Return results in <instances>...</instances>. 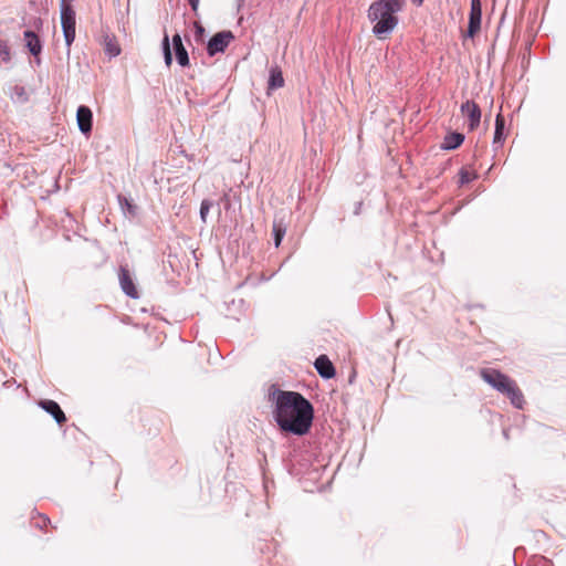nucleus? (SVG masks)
Here are the masks:
<instances>
[{
  "label": "nucleus",
  "mask_w": 566,
  "mask_h": 566,
  "mask_svg": "<svg viewBox=\"0 0 566 566\" xmlns=\"http://www.w3.org/2000/svg\"><path fill=\"white\" fill-rule=\"evenodd\" d=\"M270 398L273 402V419L282 432L300 437L310 432L314 408L302 394L276 389Z\"/></svg>",
  "instance_id": "nucleus-1"
},
{
  "label": "nucleus",
  "mask_w": 566,
  "mask_h": 566,
  "mask_svg": "<svg viewBox=\"0 0 566 566\" xmlns=\"http://www.w3.org/2000/svg\"><path fill=\"white\" fill-rule=\"evenodd\" d=\"M405 0H377L368 9V19L374 22L373 32L378 39H385L398 24L397 13Z\"/></svg>",
  "instance_id": "nucleus-2"
},
{
  "label": "nucleus",
  "mask_w": 566,
  "mask_h": 566,
  "mask_svg": "<svg viewBox=\"0 0 566 566\" xmlns=\"http://www.w3.org/2000/svg\"><path fill=\"white\" fill-rule=\"evenodd\" d=\"M480 375L485 382L504 394L515 408L523 409L525 399L522 390L513 379L494 368H484Z\"/></svg>",
  "instance_id": "nucleus-3"
},
{
  "label": "nucleus",
  "mask_w": 566,
  "mask_h": 566,
  "mask_svg": "<svg viewBox=\"0 0 566 566\" xmlns=\"http://www.w3.org/2000/svg\"><path fill=\"white\" fill-rule=\"evenodd\" d=\"M61 24L63 29V34L65 39V43L67 48L72 45L75 39V11L72 6L67 3L65 0H62L61 3Z\"/></svg>",
  "instance_id": "nucleus-4"
},
{
  "label": "nucleus",
  "mask_w": 566,
  "mask_h": 566,
  "mask_svg": "<svg viewBox=\"0 0 566 566\" xmlns=\"http://www.w3.org/2000/svg\"><path fill=\"white\" fill-rule=\"evenodd\" d=\"M482 6L480 0H471L468 29L464 34L467 38H475L481 31Z\"/></svg>",
  "instance_id": "nucleus-5"
},
{
  "label": "nucleus",
  "mask_w": 566,
  "mask_h": 566,
  "mask_svg": "<svg viewBox=\"0 0 566 566\" xmlns=\"http://www.w3.org/2000/svg\"><path fill=\"white\" fill-rule=\"evenodd\" d=\"M234 39V35L231 31H221L216 33L208 42L207 52L210 56L216 55L217 53L224 52L227 46Z\"/></svg>",
  "instance_id": "nucleus-6"
},
{
  "label": "nucleus",
  "mask_w": 566,
  "mask_h": 566,
  "mask_svg": "<svg viewBox=\"0 0 566 566\" xmlns=\"http://www.w3.org/2000/svg\"><path fill=\"white\" fill-rule=\"evenodd\" d=\"M461 113L469 120L470 130H474L481 120V109L479 105L473 101H467L461 105Z\"/></svg>",
  "instance_id": "nucleus-7"
},
{
  "label": "nucleus",
  "mask_w": 566,
  "mask_h": 566,
  "mask_svg": "<svg viewBox=\"0 0 566 566\" xmlns=\"http://www.w3.org/2000/svg\"><path fill=\"white\" fill-rule=\"evenodd\" d=\"M92 111L87 106H80L76 112V120L80 130L83 134H88L92 130Z\"/></svg>",
  "instance_id": "nucleus-8"
},
{
  "label": "nucleus",
  "mask_w": 566,
  "mask_h": 566,
  "mask_svg": "<svg viewBox=\"0 0 566 566\" xmlns=\"http://www.w3.org/2000/svg\"><path fill=\"white\" fill-rule=\"evenodd\" d=\"M39 406L50 413L59 424L66 422L65 413L56 401L44 399L39 402Z\"/></svg>",
  "instance_id": "nucleus-9"
},
{
  "label": "nucleus",
  "mask_w": 566,
  "mask_h": 566,
  "mask_svg": "<svg viewBox=\"0 0 566 566\" xmlns=\"http://www.w3.org/2000/svg\"><path fill=\"white\" fill-rule=\"evenodd\" d=\"M119 283L122 290L130 297H138V291L133 282L130 273L127 268L122 266L119 269Z\"/></svg>",
  "instance_id": "nucleus-10"
},
{
  "label": "nucleus",
  "mask_w": 566,
  "mask_h": 566,
  "mask_svg": "<svg viewBox=\"0 0 566 566\" xmlns=\"http://www.w3.org/2000/svg\"><path fill=\"white\" fill-rule=\"evenodd\" d=\"M314 366L317 373L325 379H331L335 376V368L326 355L318 356Z\"/></svg>",
  "instance_id": "nucleus-11"
},
{
  "label": "nucleus",
  "mask_w": 566,
  "mask_h": 566,
  "mask_svg": "<svg viewBox=\"0 0 566 566\" xmlns=\"http://www.w3.org/2000/svg\"><path fill=\"white\" fill-rule=\"evenodd\" d=\"M172 45L175 49V54L177 62L181 66H188L189 65V56L186 48L182 44L181 36L177 33L172 36Z\"/></svg>",
  "instance_id": "nucleus-12"
},
{
  "label": "nucleus",
  "mask_w": 566,
  "mask_h": 566,
  "mask_svg": "<svg viewBox=\"0 0 566 566\" xmlns=\"http://www.w3.org/2000/svg\"><path fill=\"white\" fill-rule=\"evenodd\" d=\"M23 35H24L25 46L28 48V50L30 51V53L32 55L38 57L42 51V43H41L39 36L33 31H30V30L25 31Z\"/></svg>",
  "instance_id": "nucleus-13"
},
{
  "label": "nucleus",
  "mask_w": 566,
  "mask_h": 566,
  "mask_svg": "<svg viewBox=\"0 0 566 566\" xmlns=\"http://www.w3.org/2000/svg\"><path fill=\"white\" fill-rule=\"evenodd\" d=\"M463 140H464V136L462 134L450 133L444 137L441 147L443 149H448V150L455 149L463 143Z\"/></svg>",
  "instance_id": "nucleus-14"
},
{
  "label": "nucleus",
  "mask_w": 566,
  "mask_h": 566,
  "mask_svg": "<svg viewBox=\"0 0 566 566\" xmlns=\"http://www.w3.org/2000/svg\"><path fill=\"white\" fill-rule=\"evenodd\" d=\"M284 85L282 71L279 66L272 67L270 71L269 88L275 90Z\"/></svg>",
  "instance_id": "nucleus-15"
},
{
  "label": "nucleus",
  "mask_w": 566,
  "mask_h": 566,
  "mask_svg": "<svg viewBox=\"0 0 566 566\" xmlns=\"http://www.w3.org/2000/svg\"><path fill=\"white\" fill-rule=\"evenodd\" d=\"M31 524L40 531H46L48 526L51 525V521L46 515L36 512L31 517Z\"/></svg>",
  "instance_id": "nucleus-16"
},
{
  "label": "nucleus",
  "mask_w": 566,
  "mask_h": 566,
  "mask_svg": "<svg viewBox=\"0 0 566 566\" xmlns=\"http://www.w3.org/2000/svg\"><path fill=\"white\" fill-rule=\"evenodd\" d=\"M505 120L502 114H497L495 119V133H494V144H501L504 139L503 132H504Z\"/></svg>",
  "instance_id": "nucleus-17"
},
{
  "label": "nucleus",
  "mask_w": 566,
  "mask_h": 566,
  "mask_svg": "<svg viewBox=\"0 0 566 566\" xmlns=\"http://www.w3.org/2000/svg\"><path fill=\"white\" fill-rule=\"evenodd\" d=\"M286 232V227L282 221H277L276 219L273 221V234H274V243L275 247L281 244L282 239L284 238Z\"/></svg>",
  "instance_id": "nucleus-18"
},
{
  "label": "nucleus",
  "mask_w": 566,
  "mask_h": 566,
  "mask_svg": "<svg viewBox=\"0 0 566 566\" xmlns=\"http://www.w3.org/2000/svg\"><path fill=\"white\" fill-rule=\"evenodd\" d=\"M105 52L109 56H117L120 53V49L114 39L108 36L105 39Z\"/></svg>",
  "instance_id": "nucleus-19"
},
{
  "label": "nucleus",
  "mask_w": 566,
  "mask_h": 566,
  "mask_svg": "<svg viewBox=\"0 0 566 566\" xmlns=\"http://www.w3.org/2000/svg\"><path fill=\"white\" fill-rule=\"evenodd\" d=\"M459 177H460V184L465 185V184H469V182L473 181L474 179H476L478 175L473 170H470L468 168H462L459 172Z\"/></svg>",
  "instance_id": "nucleus-20"
},
{
  "label": "nucleus",
  "mask_w": 566,
  "mask_h": 566,
  "mask_svg": "<svg viewBox=\"0 0 566 566\" xmlns=\"http://www.w3.org/2000/svg\"><path fill=\"white\" fill-rule=\"evenodd\" d=\"M163 49H164L165 63L167 66H170L172 63V55H171V51H170L169 38L167 34H165V36L163 39Z\"/></svg>",
  "instance_id": "nucleus-21"
},
{
  "label": "nucleus",
  "mask_w": 566,
  "mask_h": 566,
  "mask_svg": "<svg viewBox=\"0 0 566 566\" xmlns=\"http://www.w3.org/2000/svg\"><path fill=\"white\" fill-rule=\"evenodd\" d=\"M118 201L120 203V207L123 209H126L130 216H136L137 207L129 199L123 196H118Z\"/></svg>",
  "instance_id": "nucleus-22"
},
{
  "label": "nucleus",
  "mask_w": 566,
  "mask_h": 566,
  "mask_svg": "<svg viewBox=\"0 0 566 566\" xmlns=\"http://www.w3.org/2000/svg\"><path fill=\"white\" fill-rule=\"evenodd\" d=\"M0 57L8 63L11 60L10 48L6 41L0 40Z\"/></svg>",
  "instance_id": "nucleus-23"
},
{
  "label": "nucleus",
  "mask_w": 566,
  "mask_h": 566,
  "mask_svg": "<svg viewBox=\"0 0 566 566\" xmlns=\"http://www.w3.org/2000/svg\"><path fill=\"white\" fill-rule=\"evenodd\" d=\"M211 207H212L211 201L202 200L201 206H200V218L203 223L207 222V217H208V213H209Z\"/></svg>",
  "instance_id": "nucleus-24"
},
{
  "label": "nucleus",
  "mask_w": 566,
  "mask_h": 566,
  "mask_svg": "<svg viewBox=\"0 0 566 566\" xmlns=\"http://www.w3.org/2000/svg\"><path fill=\"white\" fill-rule=\"evenodd\" d=\"M189 1V4L191 6V9L197 12L198 10V6H199V0H188Z\"/></svg>",
  "instance_id": "nucleus-25"
},
{
  "label": "nucleus",
  "mask_w": 566,
  "mask_h": 566,
  "mask_svg": "<svg viewBox=\"0 0 566 566\" xmlns=\"http://www.w3.org/2000/svg\"><path fill=\"white\" fill-rule=\"evenodd\" d=\"M195 27H196V29H197V33H198L199 35H201V34L203 33V31H205V29L202 28V25H201V24H199L198 22H196V23H195Z\"/></svg>",
  "instance_id": "nucleus-26"
},
{
  "label": "nucleus",
  "mask_w": 566,
  "mask_h": 566,
  "mask_svg": "<svg viewBox=\"0 0 566 566\" xmlns=\"http://www.w3.org/2000/svg\"><path fill=\"white\" fill-rule=\"evenodd\" d=\"M415 3H417L418 6L422 4L423 0H413Z\"/></svg>",
  "instance_id": "nucleus-27"
}]
</instances>
